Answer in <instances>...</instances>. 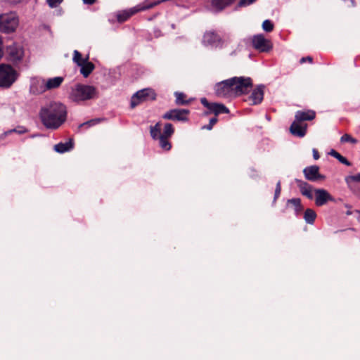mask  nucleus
Segmentation results:
<instances>
[{
	"label": "nucleus",
	"mask_w": 360,
	"mask_h": 360,
	"mask_svg": "<svg viewBox=\"0 0 360 360\" xmlns=\"http://www.w3.org/2000/svg\"><path fill=\"white\" fill-rule=\"evenodd\" d=\"M313 157L315 160H318L320 158L319 151L316 149H313Z\"/></svg>",
	"instance_id": "79ce46f5"
},
{
	"label": "nucleus",
	"mask_w": 360,
	"mask_h": 360,
	"mask_svg": "<svg viewBox=\"0 0 360 360\" xmlns=\"http://www.w3.org/2000/svg\"><path fill=\"white\" fill-rule=\"evenodd\" d=\"M63 80L64 78L62 77H56L49 79L45 83V87L43 91L50 90L59 87Z\"/></svg>",
	"instance_id": "4be33fe9"
},
{
	"label": "nucleus",
	"mask_w": 360,
	"mask_h": 360,
	"mask_svg": "<svg viewBox=\"0 0 360 360\" xmlns=\"http://www.w3.org/2000/svg\"><path fill=\"white\" fill-rule=\"evenodd\" d=\"M20 74L8 64H0V87L8 89L18 79Z\"/></svg>",
	"instance_id": "f03ea898"
},
{
	"label": "nucleus",
	"mask_w": 360,
	"mask_h": 360,
	"mask_svg": "<svg viewBox=\"0 0 360 360\" xmlns=\"http://www.w3.org/2000/svg\"><path fill=\"white\" fill-rule=\"evenodd\" d=\"M314 194L315 203L319 207L326 204L328 201H334V198L325 189H315Z\"/></svg>",
	"instance_id": "4468645a"
},
{
	"label": "nucleus",
	"mask_w": 360,
	"mask_h": 360,
	"mask_svg": "<svg viewBox=\"0 0 360 360\" xmlns=\"http://www.w3.org/2000/svg\"><path fill=\"white\" fill-rule=\"evenodd\" d=\"M329 154L338 159L341 163L350 166L351 162L347 160L346 158L343 157L341 154H340L338 152H337L335 150H331Z\"/></svg>",
	"instance_id": "cd10ccee"
},
{
	"label": "nucleus",
	"mask_w": 360,
	"mask_h": 360,
	"mask_svg": "<svg viewBox=\"0 0 360 360\" xmlns=\"http://www.w3.org/2000/svg\"><path fill=\"white\" fill-rule=\"evenodd\" d=\"M303 173L305 178L311 181H316L323 179V176L319 173V167L316 165H313L304 168Z\"/></svg>",
	"instance_id": "dca6fc26"
},
{
	"label": "nucleus",
	"mask_w": 360,
	"mask_h": 360,
	"mask_svg": "<svg viewBox=\"0 0 360 360\" xmlns=\"http://www.w3.org/2000/svg\"><path fill=\"white\" fill-rule=\"evenodd\" d=\"M80 72L85 78L88 77L95 68L94 64L88 60L80 65Z\"/></svg>",
	"instance_id": "393cba45"
},
{
	"label": "nucleus",
	"mask_w": 360,
	"mask_h": 360,
	"mask_svg": "<svg viewBox=\"0 0 360 360\" xmlns=\"http://www.w3.org/2000/svg\"><path fill=\"white\" fill-rule=\"evenodd\" d=\"M221 37L214 31H208L204 34L202 42L205 45L218 46L221 43Z\"/></svg>",
	"instance_id": "a211bd4d"
},
{
	"label": "nucleus",
	"mask_w": 360,
	"mask_h": 360,
	"mask_svg": "<svg viewBox=\"0 0 360 360\" xmlns=\"http://www.w3.org/2000/svg\"><path fill=\"white\" fill-rule=\"evenodd\" d=\"M39 117L46 128L56 130L66 120V107L60 103L51 102L41 108Z\"/></svg>",
	"instance_id": "f257e3e1"
},
{
	"label": "nucleus",
	"mask_w": 360,
	"mask_h": 360,
	"mask_svg": "<svg viewBox=\"0 0 360 360\" xmlns=\"http://www.w3.org/2000/svg\"><path fill=\"white\" fill-rule=\"evenodd\" d=\"M97 95L96 89L93 86L77 84L71 93L74 101L79 102L92 99Z\"/></svg>",
	"instance_id": "7ed1b4c3"
},
{
	"label": "nucleus",
	"mask_w": 360,
	"mask_h": 360,
	"mask_svg": "<svg viewBox=\"0 0 360 360\" xmlns=\"http://www.w3.org/2000/svg\"><path fill=\"white\" fill-rule=\"evenodd\" d=\"M101 121V119H93V120H89L86 122L81 124L79 125V128L80 129H82V128L87 129L91 126H94V125L99 123Z\"/></svg>",
	"instance_id": "2f4dec72"
},
{
	"label": "nucleus",
	"mask_w": 360,
	"mask_h": 360,
	"mask_svg": "<svg viewBox=\"0 0 360 360\" xmlns=\"http://www.w3.org/2000/svg\"><path fill=\"white\" fill-rule=\"evenodd\" d=\"M305 62L311 63L313 62V58L311 56L303 57L300 60V64H303Z\"/></svg>",
	"instance_id": "ea45409f"
},
{
	"label": "nucleus",
	"mask_w": 360,
	"mask_h": 360,
	"mask_svg": "<svg viewBox=\"0 0 360 360\" xmlns=\"http://www.w3.org/2000/svg\"><path fill=\"white\" fill-rule=\"evenodd\" d=\"M3 55H4V51H3V41H2V38L0 36V60L1 59V58L3 57Z\"/></svg>",
	"instance_id": "a19ab883"
},
{
	"label": "nucleus",
	"mask_w": 360,
	"mask_h": 360,
	"mask_svg": "<svg viewBox=\"0 0 360 360\" xmlns=\"http://www.w3.org/2000/svg\"><path fill=\"white\" fill-rule=\"evenodd\" d=\"M176 104L179 105H186L190 103L191 101L186 99V95L182 92H175Z\"/></svg>",
	"instance_id": "bb28decb"
},
{
	"label": "nucleus",
	"mask_w": 360,
	"mask_h": 360,
	"mask_svg": "<svg viewBox=\"0 0 360 360\" xmlns=\"http://www.w3.org/2000/svg\"><path fill=\"white\" fill-rule=\"evenodd\" d=\"M216 96L219 98H233V92L231 82L229 79L217 83L214 86Z\"/></svg>",
	"instance_id": "9d476101"
},
{
	"label": "nucleus",
	"mask_w": 360,
	"mask_h": 360,
	"mask_svg": "<svg viewBox=\"0 0 360 360\" xmlns=\"http://www.w3.org/2000/svg\"><path fill=\"white\" fill-rule=\"evenodd\" d=\"M7 59L14 65H18L22 60L24 49L22 46L13 44L6 49Z\"/></svg>",
	"instance_id": "1a4fd4ad"
},
{
	"label": "nucleus",
	"mask_w": 360,
	"mask_h": 360,
	"mask_svg": "<svg viewBox=\"0 0 360 360\" xmlns=\"http://www.w3.org/2000/svg\"><path fill=\"white\" fill-rule=\"evenodd\" d=\"M89 60V57L87 56L85 59L82 58V56L80 52L75 50L73 53V61L78 65L80 66L83 65L86 60Z\"/></svg>",
	"instance_id": "c756f323"
},
{
	"label": "nucleus",
	"mask_w": 360,
	"mask_h": 360,
	"mask_svg": "<svg viewBox=\"0 0 360 360\" xmlns=\"http://www.w3.org/2000/svg\"><path fill=\"white\" fill-rule=\"evenodd\" d=\"M236 0H212V7L215 11H221L226 7L232 4Z\"/></svg>",
	"instance_id": "412c9836"
},
{
	"label": "nucleus",
	"mask_w": 360,
	"mask_h": 360,
	"mask_svg": "<svg viewBox=\"0 0 360 360\" xmlns=\"http://www.w3.org/2000/svg\"><path fill=\"white\" fill-rule=\"evenodd\" d=\"M233 87V96L247 94L252 88V79L250 77H234L229 79Z\"/></svg>",
	"instance_id": "20e7f679"
},
{
	"label": "nucleus",
	"mask_w": 360,
	"mask_h": 360,
	"mask_svg": "<svg viewBox=\"0 0 360 360\" xmlns=\"http://www.w3.org/2000/svg\"><path fill=\"white\" fill-rule=\"evenodd\" d=\"M74 146L73 140L70 139L68 142L65 143H59L54 146V150L58 153H65L70 150Z\"/></svg>",
	"instance_id": "b1692460"
},
{
	"label": "nucleus",
	"mask_w": 360,
	"mask_h": 360,
	"mask_svg": "<svg viewBox=\"0 0 360 360\" xmlns=\"http://www.w3.org/2000/svg\"><path fill=\"white\" fill-rule=\"evenodd\" d=\"M218 122V119L217 117H214L210 120V123L212 125H214Z\"/></svg>",
	"instance_id": "37998d69"
},
{
	"label": "nucleus",
	"mask_w": 360,
	"mask_h": 360,
	"mask_svg": "<svg viewBox=\"0 0 360 360\" xmlns=\"http://www.w3.org/2000/svg\"><path fill=\"white\" fill-rule=\"evenodd\" d=\"M63 0H46L47 4L51 8L57 7Z\"/></svg>",
	"instance_id": "4c0bfd02"
},
{
	"label": "nucleus",
	"mask_w": 360,
	"mask_h": 360,
	"mask_svg": "<svg viewBox=\"0 0 360 360\" xmlns=\"http://www.w3.org/2000/svg\"><path fill=\"white\" fill-rule=\"evenodd\" d=\"M139 96L136 97V94H134L131 99V107L132 108H135L141 103H142L141 100L139 98Z\"/></svg>",
	"instance_id": "c9c22d12"
},
{
	"label": "nucleus",
	"mask_w": 360,
	"mask_h": 360,
	"mask_svg": "<svg viewBox=\"0 0 360 360\" xmlns=\"http://www.w3.org/2000/svg\"><path fill=\"white\" fill-rule=\"evenodd\" d=\"M257 0H240L238 6V7H245L248 5L252 4V3L255 2Z\"/></svg>",
	"instance_id": "e433bc0d"
},
{
	"label": "nucleus",
	"mask_w": 360,
	"mask_h": 360,
	"mask_svg": "<svg viewBox=\"0 0 360 360\" xmlns=\"http://www.w3.org/2000/svg\"><path fill=\"white\" fill-rule=\"evenodd\" d=\"M264 86L261 84L257 86L253 90L251 95L248 97V101L252 105H257L262 103L264 98Z\"/></svg>",
	"instance_id": "f3484780"
},
{
	"label": "nucleus",
	"mask_w": 360,
	"mask_h": 360,
	"mask_svg": "<svg viewBox=\"0 0 360 360\" xmlns=\"http://www.w3.org/2000/svg\"><path fill=\"white\" fill-rule=\"evenodd\" d=\"M316 117L315 111L312 110H298L295 112V121L306 123V121L313 120Z\"/></svg>",
	"instance_id": "6ab92c4d"
},
{
	"label": "nucleus",
	"mask_w": 360,
	"mask_h": 360,
	"mask_svg": "<svg viewBox=\"0 0 360 360\" xmlns=\"http://www.w3.org/2000/svg\"><path fill=\"white\" fill-rule=\"evenodd\" d=\"M214 125L211 124L210 123H209L207 125H205L202 127V129H207V130H211L212 128H213Z\"/></svg>",
	"instance_id": "c03bdc74"
},
{
	"label": "nucleus",
	"mask_w": 360,
	"mask_h": 360,
	"mask_svg": "<svg viewBox=\"0 0 360 360\" xmlns=\"http://www.w3.org/2000/svg\"><path fill=\"white\" fill-rule=\"evenodd\" d=\"M341 141L342 142H351V143H356V141L353 139L351 136L349 134H345L342 136Z\"/></svg>",
	"instance_id": "58836bf2"
},
{
	"label": "nucleus",
	"mask_w": 360,
	"mask_h": 360,
	"mask_svg": "<svg viewBox=\"0 0 360 360\" xmlns=\"http://www.w3.org/2000/svg\"><path fill=\"white\" fill-rule=\"evenodd\" d=\"M83 1L86 4L91 5L95 3L96 0H83Z\"/></svg>",
	"instance_id": "a18cd8bd"
},
{
	"label": "nucleus",
	"mask_w": 360,
	"mask_h": 360,
	"mask_svg": "<svg viewBox=\"0 0 360 360\" xmlns=\"http://www.w3.org/2000/svg\"><path fill=\"white\" fill-rule=\"evenodd\" d=\"M158 3H152V4L137 5L136 6L133 7L128 11H123L117 13V19L118 22H125L131 16L136 14V13L151 8L154 6H155Z\"/></svg>",
	"instance_id": "6e6552de"
},
{
	"label": "nucleus",
	"mask_w": 360,
	"mask_h": 360,
	"mask_svg": "<svg viewBox=\"0 0 360 360\" xmlns=\"http://www.w3.org/2000/svg\"><path fill=\"white\" fill-rule=\"evenodd\" d=\"M155 140H159L160 146L165 150H169L172 148V144L167 138L157 137Z\"/></svg>",
	"instance_id": "7c9ffc66"
},
{
	"label": "nucleus",
	"mask_w": 360,
	"mask_h": 360,
	"mask_svg": "<svg viewBox=\"0 0 360 360\" xmlns=\"http://www.w3.org/2000/svg\"><path fill=\"white\" fill-rule=\"evenodd\" d=\"M345 182L349 190L360 198V172L346 176Z\"/></svg>",
	"instance_id": "ddd939ff"
},
{
	"label": "nucleus",
	"mask_w": 360,
	"mask_h": 360,
	"mask_svg": "<svg viewBox=\"0 0 360 360\" xmlns=\"http://www.w3.org/2000/svg\"><path fill=\"white\" fill-rule=\"evenodd\" d=\"M296 183L302 195L311 200L314 198L313 187L309 184L302 180L296 179Z\"/></svg>",
	"instance_id": "aec40b11"
},
{
	"label": "nucleus",
	"mask_w": 360,
	"mask_h": 360,
	"mask_svg": "<svg viewBox=\"0 0 360 360\" xmlns=\"http://www.w3.org/2000/svg\"><path fill=\"white\" fill-rule=\"evenodd\" d=\"M13 132H15L16 134H25L26 132H27V129L22 127V126H19L17 128L15 129H11L9 131H8L6 134H10Z\"/></svg>",
	"instance_id": "72a5a7b5"
},
{
	"label": "nucleus",
	"mask_w": 360,
	"mask_h": 360,
	"mask_svg": "<svg viewBox=\"0 0 360 360\" xmlns=\"http://www.w3.org/2000/svg\"><path fill=\"white\" fill-rule=\"evenodd\" d=\"M252 46L259 52H268L271 50L273 46L269 39L264 37L263 34L255 35L252 40Z\"/></svg>",
	"instance_id": "9b49d317"
},
{
	"label": "nucleus",
	"mask_w": 360,
	"mask_h": 360,
	"mask_svg": "<svg viewBox=\"0 0 360 360\" xmlns=\"http://www.w3.org/2000/svg\"><path fill=\"white\" fill-rule=\"evenodd\" d=\"M316 218V213L312 209L308 208L304 214V219L307 223L312 224Z\"/></svg>",
	"instance_id": "a878e982"
},
{
	"label": "nucleus",
	"mask_w": 360,
	"mask_h": 360,
	"mask_svg": "<svg viewBox=\"0 0 360 360\" xmlns=\"http://www.w3.org/2000/svg\"><path fill=\"white\" fill-rule=\"evenodd\" d=\"M200 102L207 108V110L205 112L206 115L214 114L217 117L221 114H229L230 112L229 108L222 103H210L205 98H201Z\"/></svg>",
	"instance_id": "0eeeda50"
},
{
	"label": "nucleus",
	"mask_w": 360,
	"mask_h": 360,
	"mask_svg": "<svg viewBox=\"0 0 360 360\" xmlns=\"http://www.w3.org/2000/svg\"><path fill=\"white\" fill-rule=\"evenodd\" d=\"M274 24L273 22L269 20H266L262 23V28L264 31L267 32H271L274 30Z\"/></svg>",
	"instance_id": "473e14b6"
},
{
	"label": "nucleus",
	"mask_w": 360,
	"mask_h": 360,
	"mask_svg": "<svg viewBox=\"0 0 360 360\" xmlns=\"http://www.w3.org/2000/svg\"><path fill=\"white\" fill-rule=\"evenodd\" d=\"M18 18L15 13H9L0 15V31L4 33L14 32L18 25Z\"/></svg>",
	"instance_id": "39448f33"
},
{
	"label": "nucleus",
	"mask_w": 360,
	"mask_h": 360,
	"mask_svg": "<svg viewBox=\"0 0 360 360\" xmlns=\"http://www.w3.org/2000/svg\"><path fill=\"white\" fill-rule=\"evenodd\" d=\"M281 181H278V183L276 184V189H275L274 198V200H273L274 205L276 203L277 199L279 198V196L281 195Z\"/></svg>",
	"instance_id": "f704fd0d"
},
{
	"label": "nucleus",
	"mask_w": 360,
	"mask_h": 360,
	"mask_svg": "<svg viewBox=\"0 0 360 360\" xmlns=\"http://www.w3.org/2000/svg\"><path fill=\"white\" fill-rule=\"evenodd\" d=\"M288 204H292L295 207V210L297 214H299L303 210V206L300 198L290 199L288 200Z\"/></svg>",
	"instance_id": "c85d7f7f"
},
{
	"label": "nucleus",
	"mask_w": 360,
	"mask_h": 360,
	"mask_svg": "<svg viewBox=\"0 0 360 360\" xmlns=\"http://www.w3.org/2000/svg\"><path fill=\"white\" fill-rule=\"evenodd\" d=\"M139 96V98L141 100L142 102L148 100H155V93L150 89H144L140 90L136 93V97Z\"/></svg>",
	"instance_id": "5701e85b"
},
{
	"label": "nucleus",
	"mask_w": 360,
	"mask_h": 360,
	"mask_svg": "<svg viewBox=\"0 0 360 360\" xmlns=\"http://www.w3.org/2000/svg\"><path fill=\"white\" fill-rule=\"evenodd\" d=\"M352 3V5L354 6V0H351Z\"/></svg>",
	"instance_id": "49530a36"
},
{
	"label": "nucleus",
	"mask_w": 360,
	"mask_h": 360,
	"mask_svg": "<svg viewBox=\"0 0 360 360\" xmlns=\"http://www.w3.org/2000/svg\"><path fill=\"white\" fill-rule=\"evenodd\" d=\"M308 124L300 122L293 121L290 127V132L295 136L302 138L307 132Z\"/></svg>",
	"instance_id": "2eb2a0df"
},
{
	"label": "nucleus",
	"mask_w": 360,
	"mask_h": 360,
	"mask_svg": "<svg viewBox=\"0 0 360 360\" xmlns=\"http://www.w3.org/2000/svg\"><path fill=\"white\" fill-rule=\"evenodd\" d=\"M150 135L153 139L163 137L169 139L174 132V129L171 123H166L164 128H162V123L158 122L155 126L150 127Z\"/></svg>",
	"instance_id": "423d86ee"
},
{
	"label": "nucleus",
	"mask_w": 360,
	"mask_h": 360,
	"mask_svg": "<svg viewBox=\"0 0 360 360\" xmlns=\"http://www.w3.org/2000/svg\"><path fill=\"white\" fill-rule=\"evenodd\" d=\"M189 112L186 109H172L165 112L162 118L173 121H186Z\"/></svg>",
	"instance_id": "f8f14e48"
}]
</instances>
